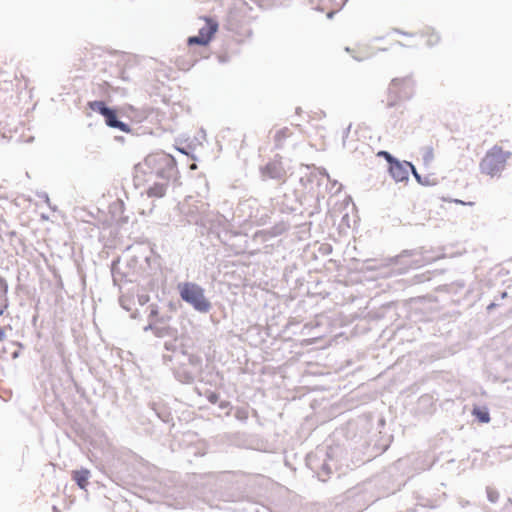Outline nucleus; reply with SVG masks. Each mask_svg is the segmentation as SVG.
I'll use <instances>...</instances> for the list:
<instances>
[{"label": "nucleus", "mask_w": 512, "mask_h": 512, "mask_svg": "<svg viewBox=\"0 0 512 512\" xmlns=\"http://www.w3.org/2000/svg\"><path fill=\"white\" fill-rule=\"evenodd\" d=\"M144 166L146 167L144 173L155 175L164 181L169 182L178 179L177 162L171 154L163 151L152 153L145 158Z\"/></svg>", "instance_id": "obj_1"}, {"label": "nucleus", "mask_w": 512, "mask_h": 512, "mask_svg": "<svg viewBox=\"0 0 512 512\" xmlns=\"http://www.w3.org/2000/svg\"><path fill=\"white\" fill-rule=\"evenodd\" d=\"M139 275L144 281L145 286L149 291H156L162 282L163 273L161 269L160 257L156 255L153 250L145 255L139 266Z\"/></svg>", "instance_id": "obj_2"}, {"label": "nucleus", "mask_w": 512, "mask_h": 512, "mask_svg": "<svg viewBox=\"0 0 512 512\" xmlns=\"http://www.w3.org/2000/svg\"><path fill=\"white\" fill-rule=\"evenodd\" d=\"M181 299L191 305L194 310L200 313H207L212 305L205 296V290L193 282H184L178 285Z\"/></svg>", "instance_id": "obj_3"}, {"label": "nucleus", "mask_w": 512, "mask_h": 512, "mask_svg": "<svg viewBox=\"0 0 512 512\" xmlns=\"http://www.w3.org/2000/svg\"><path fill=\"white\" fill-rule=\"evenodd\" d=\"M512 156V152L503 150L502 147L495 145L489 149L479 164L481 173L491 177L499 175L505 168L507 160Z\"/></svg>", "instance_id": "obj_4"}, {"label": "nucleus", "mask_w": 512, "mask_h": 512, "mask_svg": "<svg viewBox=\"0 0 512 512\" xmlns=\"http://www.w3.org/2000/svg\"><path fill=\"white\" fill-rule=\"evenodd\" d=\"M87 107L104 118L105 125L124 133H131V126L120 119L118 108L109 106L103 100H93L87 103Z\"/></svg>", "instance_id": "obj_5"}, {"label": "nucleus", "mask_w": 512, "mask_h": 512, "mask_svg": "<svg viewBox=\"0 0 512 512\" xmlns=\"http://www.w3.org/2000/svg\"><path fill=\"white\" fill-rule=\"evenodd\" d=\"M185 340L186 336L183 333H178L176 337H172L164 341L163 348L165 351L169 352L162 355V362L164 365L184 364L182 356L187 355L188 348Z\"/></svg>", "instance_id": "obj_6"}, {"label": "nucleus", "mask_w": 512, "mask_h": 512, "mask_svg": "<svg viewBox=\"0 0 512 512\" xmlns=\"http://www.w3.org/2000/svg\"><path fill=\"white\" fill-rule=\"evenodd\" d=\"M218 22L212 18H205V25L201 27L197 35L187 38L188 46H207L218 31Z\"/></svg>", "instance_id": "obj_7"}, {"label": "nucleus", "mask_w": 512, "mask_h": 512, "mask_svg": "<svg viewBox=\"0 0 512 512\" xmlns=\"http://www.w3.org/2000/svg\"><path fill=\"white\" fill-rule=\"evenodd\" d=\"M412 166H414L412 162L397 159L388 167V172L395 182H407L409 180V171L412 172Z\"/></svg>", "instance_id": "obj_8"}, {"label": "nucleus", "mask_w": 512, "mask_h": 512, "mask_svg": "<svg viewBox=\"0 0 512 512\" xmlns=\"http://www.w3.org/2000/svg\"><path fill=\"white\" fill-rule=\"evenodd\" d=\"M325 458H330V448L327 450H318L315 453H310L306 456V466L318 477L322 478L320 472V465H322Z\"/></svg>", "instance_id": "obj_9"}, {"label": "nucleus", "mask_w": 512, "mask_h": 512, "mask_svg": "<svg viewBox=\"0 0 512 512\" xmlns=\"http://www.w3.org/2000/svg\"><path fill=\"white\" fill-rule=\"evenodd\" d=\"M277 204L282 213H294L298 210L300 205L299 196L295 190H292L284 193Z\"/></svg>", "instance_id": "obj_10"}, {"label": "nucleus", "mask_w": 512, "mask_h": 512, "mask_svg": "<svg viewBox=\"0 0 512 512\" xmlns=\"http://www.w3.org/2000/svg\"><path fill=\"white\" fill-rule=\"evenodd\" d=\"M172 372L174 378L182 383V384H192L195 381V375L188 370L186 366V362L184 364H172Z\"/></svg>", "instance_id": "obj_11"}, {"label": "nucleus", "mask_w": 512, "mask_h": 512, "mask_svg": "<svg viewBox=\"0 0 512 512\" xmlns=\"http://www.w3.org/2000/svg\"><path fill=\"white\" fill-rule=\"evenodd\" d=\"M147 310H148L147 320H152V321L154 320L157 323L165 324V322H170L172 319V316L170 314L161 313L160 307L155 303L150 304L147 307Z\"/></svg>", "instance_id": "obj_12"}, {"label": "nucleus", "mask_w": 512, "mask_h": 512, "mask_svg": "<svg viewBox=\"0 0 512 512\" xmlns=\"http://www.w3.org/2000/svg\"><path fill=\"white\" fill-rule=\"evenodd\" d=\"M423 254V248H416V249H405L400 254L388 258V262L391 265H402L405 264L403 262V259L406 257L414 258L416 256H421Z\"/></svg>", "instance_id": "obj_13"}, {"label": "nucleus", "mask_w": 512, "mask_h": 512, "mask_svg": "<svg viewBox=\"0 0 512 512\" xmlns=\"http://www.w3.org/2000/svg\"><path fill=\"white\" fill-rule=\"evenodd\" d=\"M179 333V330L176 327H173L169 324V322H165V324L157 323L156 331L154 336L160 339H170L172 337H176Z\"/></svg>", "instance_id": "obj_14"}, {"label": "nucleus", "mask_w": 512, "mask_h": 512, "mask_svg": "<svg viewBox=\"0 0 512 512\" xmlns=\"http://www.w3.org/2000/svg\"><path fill=\"white\" fill-rule=\"evenodd\" d=\"M90 475V470L83 467L79 470L72 471V479L80 489H86L89 484Z\"/></svg>", "instance_id": "obj_15"}, {"label": "nucleus", "mask_w": 512, "mask_h": 512, "mask_svg": "<svg viewBox=\"0 0 512 512\" xmlns=\"http://www.w3.org/2000/svg\"><path fill=\"white\" fill-rule=\"evenodd\" d=\"M332 449L330 448V458H325L322 465H320V472H322V478L319 479L322 482H326L330 475L332 474V471L334 468H336V463L332 458Z\"/></svg>", "instance_id": "obj_16"}, {"label": "nucleus", "mask_w": 512, "mask_h": 512, "mask_svg": "<svg viewBox=\"0 0 512 512\" xmlns=\"http://www.w3.org/2000/svg\"><path fill=\"white\" fill-rule=\"evenodd\" d=\"M167 184L168 182L165 181V182H154L153 185H151L146 193H147V196L148 197H156V198H162L165 196L166 194V189H167Z\"/></svg>", "instance_id": "obj_17"}, {"label": "nucleus", "mask_w": 512, "mask_h": 512, "mask_svg": "<svg viewBox=\"0 0 512 512\" xmlns=\"http://www.w3.org/2000/svg\"><path fill=\"white\" fill-rule=\"evenodd\" d=\"M472 415L478 422L483 424H487L491 420L489 409L485 406H475L472 410Z\"/></svg>", "instance_id": "obj_18"}, {"label": "nucleus", "mask_w": 512, "mask_h": 512, "mask_svg": "<svg viewBox=\"0 0 512 512\" xmlns=\"http://www.w3.org/2000/svg\"><path fill=\"white\" fill-rule=\"evenodd\" d=\"M412 175L417 183L422 186H434L437 184V180L434 177L431 175L422 176L420 173H418L415 166H412Z\"/></svg>", "instance_id": "obj_19"}, {"label": "nucleus", "mask_w": 512, "mask_h": 512, "mask_svg": "<svg viewBox=\"0 0 512 512\" xmlns=\"http://www.w3.org/2000/svg\"><path fill=\"white\" fill-rule=\"evenodd\" d=\"M291 135L290 130L284 127L278 130L274 135V147L275 149H282L284 141Z\"/></svg>", "instance_id": "obj_20"}, {"label": "nucleus", "mask_w": 512, "mask_h": 512, "mask_svg": "<svg viewBox=\"0 0 512 512\" xmlns=\"http://www.w3.org/2000/svg\"><path fill=\"white\" fill-rule=\"evenodd\" d=\"M182 361H185L190 366L195 368H200L202 365V358L196 354L189 353L187 351V355L182 356Z\"/></svg>", "instance_id": "obj_21"}, {"label": "nucleus", "mask_w": 512, "mask_h": 512, "mask_svg": "<svg viewBox=\"0 0 512 512\" xmlns=\"http://www.w3.org/2000/svg\"><path fill=\"white\" fill-rule=\"evenodd\" d=\"M428 30H429V32L425 33V35L428 36L426 44L428 47H433L440 42L441 38H440V35L435 31V29L428 28Z\"/></svg>", "instance_id": "obj_22"}, {"label": "nucleus", "mask_w": 512, "mask_h": 512, "mask_svg": "<svg viewBox=\"0 0 512 512\" xmlns=\"http://www.w3.org/2000/svg\"><path fill=\"white\" fill-rule=\"evenodd\" d=\"M288 229H289V225L285 222H281L277 225H274L271 228L270 233L272 236H279V235L283 234L284 232H286Z\"/></svg>", "instance_id": "obj_23"}, {"label": "nucleus", "mask_w": 512, "mask_h": 512, "mask_svg": "<svg viewBox=\"0 0 512 512\" xmlns=\"http://www.w3.org/2000/svg\"><path fill=\"white\" fill-rule=\"evenodd\" d=\"M264 173L272 179H279L281 177L280 171L271 164H267L264 168Z\"/></svg>", "instance_id": "obj_24"}, {"label": "nucleus", "mask_w": 512, "mask_h": 512, "mask_svg": "<svg viewBox=\"0 0 512 512\" xmlns=\"http://www.w3.org/2000/svg\"><path fill=\"white\" fill-rule=\"evenodd\" d=\"M377 155L381 158H383L387 164H388V167L393 164V162H395L398 158L395 157L394 155H392L389 151H386V150H380Z\"/></svg>", "instance_id": "obj_25"}, {"label": "nucleus", "mask_w": 512, "mask_h": 512, "mask_svg": "<svg viewBox=\"0 0 512 512\" xmlns=\"http://www.w3.org/2000/svg\"><path fill=\"white\" fill-rule=\"evenodd\" d=\"M487 499L491 503H497L500 497L499 492L491 487L486 488Z\"/></svg>", "instance_id": "obj_26"}, {"label": "nucleus", "mask_w": 512, "mask_h": 512, "mask_svg": "<svg viewBox=\"0 0 512 512\" xmlns=\"http://www.w3.org/2000/svg\"><path fill=\"white\" fill-rule=\"evenodd\" d=\"M235 418L243 423L248 419V410L243 407H238L234 414Z\"/></svg>", "instance_id": "obj_27"}, {"label": "nucleus", "mask_w": 512, "mask_h": 512, "mask_svg": "<svg viewBox=\"0 0 512 512\" xmlns=\"http://www.w3.org/2000/svg\"><path fill=\"white\" fill-rule=\"evenodd\" d=\"M425 264V261L422 258L413 259L408 264H405L406 269H416Z\"/></svg>", "instance_id": "obj_28"}, {"label": "nucleus", "mask_w": 512, "mask_h": 512, "mask_svg": "<svg viewBox=\"0 0 512 512\" xmlns=\"http://www.w3.org/2000/svg\"><path fill=\"white\" fill-rule=\"evenodd\" d=\"M206 398L209 401V403L216 404L219 402L220 395L215 391H207Z\"/></svg>", "instance_id": "obj_29"}, {"label": "nucleus", "mask_w": 512, "mask_h": 512, "mask_svg": "<svg viewBox=\"0 0 512 512\" xmlns=\"http://www.w3.org/2000/svg\"><path fill=\"white\" fill-rule=\"evenodd\" d=\"M406 81L407 78H394L390 83L389 92L392 93L394 88L400 86Z\"/></svg>", "instance_id": "obj_30"}, {"label": "nucleus", "mask_w": 512, "mask_h": 512, "mask_svg": "<svg viewBox=\"0 0 512 512\" xmlns=\"http://www.w3.org/2000/svg\"><path fill=\"white\" fill-rule=\"evenodd\" d=\"M180 153L191 157L193 160H196L195 155L192 153L191 146H185V147H177L176 148Z\"/></svg>", "instance_id": "obj_31"}, {"label": "nucleus", "mask_w": 512, "mask_h": 512, "mask_svg": "<svg viewBox=\"0 0 512 512\" xmlns=\"http://www.w3.org/2000/svg\"><path fill=\"white\" fill-rule=\"evenodd\" d=\"M111 273H112V277H113V281L116 283L117 280L120 278L122 279L124 277V275L122 273H120L117 269H116V263L113 261L112 263V268H111Z\"/></svg>", "instance_id": "obj_32"}, {"label": "nucleus", "mask_w": 512, "mask_h": 512, "mask_svg": "<svg viewBox=\"0 0 512 512\" xmlns=\"http://www.w3.org/2000/svg\"><path fill=\"white\" fill-rule=\"evenodd\" d=\"M156 327H157V322H155L154 320L153 321L148 320V324L146 326H144L143 331L144 332L151 331L154 335L155 331H156Z\"/></svg>", "instance_id": "obj_33"}, {"label": "nucleus", "mask_w": 512, "mask_h": 512, "mask_svg": "<svg viewBox=\"0 0 512 512\" xmlns=\"http://www.w3.org/2000/svg\"><path fill=\"white\" fill-rule=\"evenodd\" d=\"M138 303L141 306L146 305L150 301V296L148 294L142 293L137 295Z\"/></svg>", "instance_id": "obj_34"}, {"label": "nucleus", "mask_w": 512, "mask_h": 512, "mask_svg": "<svg viewBox=\"0 0 512 512\" xmlns=\"http://www.w3.org/2000/svg\"><path fill=\"white\" fill-rule=\"evenodd\" d=\"M0 290H1L2 294L5 296L8 293V283H7L6 279L2 276H0Z\"/></svg>", "instance_id": "obj_35"}, {"label": "nucleus", "mask_w": 512, "mask_h": 512, "mask_svg": "<svg viewBox=\"0 0 512 512\" xmlns=\"http://www.w3.org/2000/svg\"><path fill=\"white\" fill-rule=\"evenodd\" d=\"M351 127L352 125L349 124L344 130H343V133H342V145L343 147H346V140L350 134V131H351Z\"/></svg>", "instance_id": "obj_36"}, {"label": "nucleus", "mask_w": 512, "mask_h": 512, "mask_svg": "<svg viewBox=\"0 0 512 512\" xmlns=\"http://www.w3.org/2000/svg\"><path fill=\"white\" fill-rule=\"evenodd\" d=\"M433 159V149L430 147L423 155L424 163H429Z\"/></svg>", "instance_id": "obj_37"}, {"label": "nucleus", "mask_w": 512, "mask_h": 512, "mask_svg": "<svg viewBox=\"0 0 512 512\" xmlns=\"http://www.w3.org/2000/svg\"><path fill=\"white\" fill-rule=\"evenodd\" d=\"M119 302H120V305H121V307L123 309H125L126 311H130L131 310L130 300L129 299H126L124 297H120Z\"/></svg>", "instance_id": "obj_38"}, {"label": "nucleus", "mask_w": 512, "mask_h": 512, "mask_svg": "<svg viewBox=\"0 0 512 512\" xmlns=\"http://www.w3.org/2000/svg\"><path fill=\"white\" fill-rule=\"evenodd\" d=\"M218 403H219L218 404L219 408L222 409V410L232 409V405H231L230 401L223 400V401H219Z\"/></svg>", "instance_id": "obj_39"}, {"label": "nucleus", "mask_w": 512, "mask_h": 512, "mask_svg": "<svg viewBox=\"0 0 512 512\" xmlns=\"http://www.w3.org/2000/svg\"><path fill=\"white\" fill-rule=\"evenodd\" d=\"M37 196L40 198V199H43L48 205L49 207H51L50 205V199H49V196L46 192H38L37 193Z\"/></svg>", "instance_id": "obj_40"}, {"label": "nucleus", "mask_w": 512, "mask_h": 512, "mask_svg": "<svg viewBox=\"0 0 512 512\" xmlns=\"http://www.w3.org/2000/svg\"><path fill=\"white\" fill-rule=\"evenodd\" d=\"M318 173L323 176V177H326L328 180H330V176H329V173L327 172V170L325 168H318Z\"/></svg>", "instance_id": "obj_41"}, {"label": "nucleus", "mask_w": 512, "mask_h": 512, "mask_svg": "<svg viewBox=\"0 0 512 512\" xmlns=\"http://www.w3.org/2000/svg\"><path fill=\"white\" fill-rule=\"evenodd\" d=\"M393 31H394V32H396V33H398V34H400V35H403V36H410V37H412V36H413V34H412V33H409V32L403 31V30H400V29H398V28L393 29Z\"/></svg>", "instance_id": "obj_42"}, {"label": "nucleus", "mask_w": 512, "mask_h": 512, "mask_svg": "<svg viewBox=\"0 0 512 512\" xmlns=\"http://www.w3.org/2000/svg\"><path fill=\"white\" fill-rule=\"evenodd\" d=\"M9 304H8V300L7 298L5 299V302L3 303V305L0 307V316L4 314V312L7 310Z\"/></svg>", "instance_id": "obj_43"}, {"label": "nucleus", "mask_w": 512, "mask_h": 512, "mask_svg": "<svg viewBox=\"0 0 512 512\" xmlns=\"http://www.w3.org/2000/svg\"><path fill=\"white\" fill-rule=\"evenodd\" d=\"M397 105H398L397 100H390V101H388V103H387V107H388V108H393V107H396Z\"/></svg>", "instance_id": "obj_44"}, {"label": "nucleus", "mask_w": 512, "mask_h": 512, "mask_svg": "<svg viewBox=\"0 0 512 512\" xmlns=\"http://www.w3.org/2000/svg\"><path fill=\"white\" fill-rule=\"evenodd\" d=\"M498 304H496L495 302H491L488 306H487V311L488 312H491L494 308L497 307Z\"/></svg>", "instance_id": "obj_45"}, {"label": "nucleus", "mask_w": 512, "mask_h": 512, "mask_svg": "<svg viewBox=\"0 0 512 512\" xmlns=\"http://www.w3.org/2000/svg\"><path fill=\"white\" fill-rule=\"evenodd\" d=\"M168 307L171 311H175L177 309V305L176 303L172 302V301H169L168 303Z\"/></svg>", "instance_id": "obj_46"}, {"label": "nucleus", "mask_w": 512, "mask_h": 512, "mask_svg": "<svg viewBox=\"0 0 512 512\" xmlns=\"http://www.w3.org/2000/svg\"><path fill=\"white\" fill-rule=\"evenodd\" d=\"M19 355H20V351H19V350H15V351H13V352L11 353V358H12V359H16V358H18V357H19Z\"/></svg>", "instance_id": "obj_47"}, {"label": "nucleus", "mask_w": 512, "mask_h": 512, "mask_svg": "<svg viewBox=\"0 0 512 512\" xmlns=\"http://www.w3.org/2000/svg\"><path fill=\"white\" fill-rule=\"evenodd\" d=\"M5 330L3 327H0V341H2L5 338Z\"/></svg>", "instance_id": "obj_48"}, {"label": "nucleus", "mask_w": 512, "mask_h": 512, "mask_svg": "<svg viewBox=\"0 0 512 512\" xmlns=\"http://www.w3.org/2000/svg\"><path fill=\"white\" fill-rule=\"evenodd\" d=\"M316 178V174L311 173L310 176L307 178L308 182H313V180Z\"/></svg>", "instance_id": "obj_49"}, {"label": "nucleus", "mask_w": 512, "mask_h": 512, "mask_svg": "<svg viewBox=\"0 0 512 512\" xmlns=\"http://www.w3.org/2000/svg\"><path fill=\"white\" fill-rule=\"evenodd\" d=\"M469 504H470V502H469L468 500H461V501H460V505H461L462 507H466V506H468Z\"/></svg>", "instance_id": "obj_50"}, {"label": "nucleus", "mask_w": 512, "mask_h": 512, "mask_svg": "<svg viewBox=\"0 0 512 512\" xmlns=\"http://www.w3.org/2000/svg\"><path fill=\"white\" fill-rule=\"evenodd\" d=\"M335 13H336V11H329L327 13V18L332 19L334 17Z\"/></svg>", "instance_id": "obj_51"}, {"label": "nucleus", "mask_w": 512, "mask_h": 512, "mask_svg": "<svg viewBox=\"0 0 512 512\" xmlns=\"http://www.w3.org/2000/svg\"><path fill=\"white\" fill-rule=\"evenodd\" d=\"M121 78H122L123 80H125V81H127V80L129 79V78L126 76V74H125V72H124V71H122V72H121Z\"/></svg>", "instance_id": "obj_52"}, {"label": "nucleus", "mask_w": 512, "mask_h": 512, "mask_svg": "<svg viewBox=\"0 0 512 512\" xmlns=\"http://www.w3.org/2000/svg\"><path fill=\"white\" fill-rule=\"evenodd\" d=\"M506 297H507V292H506V291L501 292V294H500V298H501V299H504V298H506Z\"/></svg>", "instance_id": "obj_53"}, {"label": "nucleus", "mask_w": 512, "mask_h": 512, "mask_svg": "<svg viewBox=\"0 0 512 512\" xmlns=\"http://www.w3.org/2000/svg\"><path fill=\"white\" fill-rule=\"evenodd\" d=\"M7 352V349L3 347L2 350H0V357H3V354Z\"/></svg>", "instance_id": "obj_54"}, {"label": "nucleus", "mask_w": 512, "mask_h": 512, "mask_svg": "<svg viewBox=\"0 0 512 512\" xmlns=\"http://www.w3.org/2000/svg\"><path fill=\"white\" fill-rule=\"evenodd\" d=\"M189 167H190L191 170H196L197 169V165L195 163L191 164Z\"/></svg>", "instance_id": "obj_55"}, {"label": "nucleus", "mask_w": 512, "mask_h": 512, "mask_svg": "<svg viewBox=\"0 0 512 512\" xmlns=\"http://www.w3.org/2000/svg\"><path fill=\"white\" fill-rule=\"evenodd\" d=\"M115 140H117V141H123V140H124V137H123V136H116V137H115Z\"/></svg>", "instance_id": "obj_56"}, {"label": "nucleus", "mask_w": 512, "mask_h": 512, "mask_svg": "<svg viewBox=\"0 0 512 512\" xmlns=\"http://www.w3.org/2000/svg\"><path fill=\"white\" fill-rule=\"evenodd\" d=\"M219 61H220V62H222V63H224V62H226V61H227V59H226L225 57H222V56H221V57H219Z\"/></svg>", "instance_id": "obj_57"}, {"label": "nucleus", "mask_w": 512, "mask_h": 512, "mask_svg": "<svg viewBox=\"0 0 512 512\" xmlns=\"http://www.w3.org/2000/svg\"><path fill=\"white\" fill-rule=\"evenodd\" d=\"M131 317H132V318H134V319H135V318H137V312L133 313V314L131 315Z\"/></svg>", "instance_id": "obj_58"}, {"label": "nucleus", "mask_w": 512, "mask_h": 512, "mask_svg": "<svg viewBox=\"0 0 512 512\" xmlns=\"http://www.w3.org/2000/svg\"><path fill=\"white\" fill-rule=\"evenodd\" d=\"M300 112H301V108H300V107H298V108L296 109V113H297V114H299Z\"/></svg>", "instance_id": "obj_59"}, {"label": "nucleus", "mask_w": 512, "mask_h": 512, "mask_svg": "<svg viewBox=\"0 0 512 512\" xmlns=\"http://www.w3.org/2000/svg\"><path fill=\"white\" fill-rule=\"evenodd\" d=\"M455 202H456V203H460V204H464V202H463V201H461V200H457V199L455 200Z\"/></svg>", "instance_id": "obj_60"}, {"label": "nucleus", "mask_w": 512, "mask_h": 512, "mask_svg": "<svg viewBox=\"0 0 512 512\" xmlns=\"http://www.w3.org/2000/svg\"><path fill=\"white\" fill-rule=\"evenodd\" d=\"M304 180H305V179H304L303 177H301V178H300V182H301L302 184H304Z\"/></svg>", "instance_id": "obj_61"}, {"label": "nucleus", "mask_w": 512, "mask_h": 512, "mask_svg": "<svg viewBox=\"0 0 512 512\" xmlns=\"http://www.w3.org/2000/svg\"><path fill=\"white\" fill-rule=\"evenodd\" d=\"M398 44L402 47H404L405 45L402 43V42H398Z\"/></svg>", "instance_id": "obj_62"}, {"label": "nucleus", "mask_w": 512, "mask_h": 512, "mask_svg": "<svg viewBox=\"0 0 512 512\" xmlns=\"http://www.w3.org/2000/svg\"><path fill=\"white\" fill-rule=\"evenodd\" d=\"M131 261H135V262H137V258H136V257H134V258H132V260H131Z\"/></svg>", "instance_id": "obj_63"}]
</instances>
